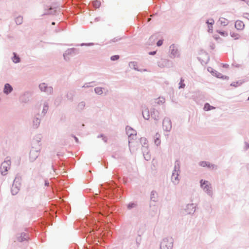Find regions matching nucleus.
<instances>
[{"instance_id":"nucleus-1","label":"nucleus","mask_w":249,"mask_h":249,"mask_svg":"<svg viewBox=\"0 0 249 249\" xmlns=\"http://www.w3.org/2000/svg\"><path fill=\"white\" fill-rule=\"evenodd\" d=\"M11 161L9 160L4 161L1 165L0 171L2 175H5L7 171L10 169Z\"/></svg>"},{"instance_id":"nucleus-2","label":"nucleus","mask_w":249,"mask_h":249,"mask_svg":"<svg viewBox=\"0 0 249 249\" xmlns=\"http://www.w3.org/2000/svg\"><path fill=\"white\" fill-rule=\"evenodd\" d=\"M172 247V239H164L161 243L160 249H171Z\"/></svg>"},{"instance_id":"nucleus-3","label":"nucleus","mask_w":249,"mask_h":249,"mask_svg":"<svg viewBox=\"0 0 249 249\" xmlns=\"http://www.w3.org/2000/svg\"><path fill=\"white\" fill-rule=\"evenodd\" d=\"M200 185L201 188L207 193L211 194L212 193V187L211 186V184L208 181L206 180H201L200 181Z\"/></svg>"},{"instance_id":"nucleus-4","label":"nucleus","mask_w":249,"mask_h":249,"mask_svg":"<svg viewBox=\"0 0 249 249\" xmlns=\"http://www.w3.org/2000/svg\"><path fill=\"white\" fill-rule=\"evenodd\" d=\"M178 176H179V174L178 173V171H177L176 170H175L173 172V173L172 174V177H171L172 181L175 184H177L179 182V179H178Z\"/></svg>"},{"instance_id":"nucleus-5","label":"nucleus","mask_w":249,"mask_h":249,"mask_svg":"<svg viewBox=\"0 0 249 249\" xmlns=\"http://www.w3.org/2000/svg\"><path fill=\"white\" fill-rule=\"evenodd\" d=\"M163 127L165 130L168 131L171 128V123L168 119H164L163 121Z\"/></svg>"},{"instance_id":"nucleus-6","label":"nucleus","mask_w":249,"mask_h":249,"mask_svg":"<svg viewBox=\"0 0 249 249\" xmlns=\"http://www.w3.org/2000/svg\"><path fill=\"white\" fill-rule=\"evenodd\" d=\"M154 141L155 144L157 146H159L160 145L161 143V141H160V135L157 133L154 136Z\"/></svg>"},{"instance_id":"nucleus-7","label":"nucleus","mask_w":249,"mask_h":249,"mask_svg":"<svg viewBox=\"0 0 249 249\" xmlns=\"http://www.w3.org/2000/svg\"><path fill=\"white\" fill-rule=\"evenodd\" d=\"M38 156V153L35 150H31L30 153V159L31 161H34Z\"/></svg>"},{"instance_id":"nucleus-8","label":"nucleus","mask_w":249,"mask_h":249,"mask_svg":"<svg viewBox=\"0 0 249 249\" xmlns=\"http://www.w3.org/2000/svg\"><path fill=\"white\" fill-rule=\"evenodd\" d=\"M245 27L244 23L242 21L237 20L235 22V27L239 30H241L244 29Z\"/></svg>"},{"instance_id":"nucleus-9","label":"nucleus","mask_w":249,"mask_h":249,"mask_svg":"<svg viewBox=\"0 0 249 249\" xmlns=\"http://www.w3.org/2000/svg\"><path fill=\"white\" fill-rule=\"evenodd\" d=\"M40 89L43 91L49 92L51 93L52 91L51 88H48L45 83H42L39 85Z\"/></svg>"},{"instance_id":"nucleus-10","label":"nucleus","mask_w":249,"mask_h":249,"mask_svg":"<svg viewBox=\"0 0 249 249\" xmlns=\"http://www.w3.org/2000/svg\"><path fill=\"white\" fill-rule=\"evenodd\" d=\"M170 49L171 51V53L174 56H178V50L175 45L173 44L170 46Z\"/></svg>"},{"instance_id":"nucleus-11","label":"nucleus","mask_w":249,"mask_h":249,"mask_svg":"<svg viewBox=\"0 0 249 249\" xmlns=\"http://www.w3.org/2000/svg\"><path fill=\"white\" fill-rule=\"evenodd\" d=\"M199 165L203 167H207L210 168H213L214 167V165L205 161L200 162Z\"/></svg>"},{"instance_id":"nucleus-12","label":"nucleus","mask_w":249,"mask_h":249,"mask_svg":"<svg viewBox=\"0 0 249 249\" xmlns=\"http://www.w3.org/2000/svg\"><path fill=\"white\" fill-rule=\"evenodd\" d=\"M12 89L13 88L9 84H6L5 85L3 91L5 93L8 94L9 93L11 92Z\"/></svg>"},{"instance_id":"nucleus-13","label":"nucleus","mask_w":249,"mask_h":249,"mask_svg":"<svg viewBox=\"0 0 249 249\" xmlns=\"http://www.w3.org/2000/svg\"><path fill=\"white\" fill-rule=\"evenodd\" d=\"M27 238H28V237H27V235L24 233H22L20 234V235L19 236H18L17 238V240L18 242H22L24 240H27Z\"/></svg>"},{"instance_id":"nucleus-14","label":"nucleus","mask_w":249,"mask_h":249,"mask_svg":"<svg viewBox=\"0 0 249 249\" xmlns=\"http://www.w3.org/2000/svg\"><path fill=\"white\" fill-rule=\"evenodd\" d=\"M187 213H191L195 212V208L193 204H189L187 205V208L186 210Z\"/></svg>"},{"instance_id":"nucleus-15","label":"nucleus","mask_w":249,"mask_h":249,"mask_svg":"<svg viewBox=\"0 0 249 249\" xmlns=\"http://www.w3.org/2000/svg\"><path fill=\"white\" fill-rule=\"evenodd\" d=\"M142 115H143V118L145 119H146V120L149 119V118L150 117V114H149V111L148 110V109L146 108L143 110Z\"/></svg>"},{"instance_id":"nucleus-16","label":"nucleus","mask_w":249,"mask_h":249,"mask_svg":"<svg viewBox=\"0 0 249 249\" xmlns=\"http://www.w3.org/2000/svg\"><path fill=\"white\" fill-rule=\"evenodd\" d=\"M214 75L216 76L217 78H222L223 79H228L229 77L227 76L223 75L221 73L219 72H217L215 71L214 73Z\"/></svg>"},{"instance_id":"nucleus-17","label":"nucleus","mask_w":249,"mask_h":249,"mask_svg":"<svg viewBox=\"0 0 249 249\" xmlns=\"http://www.w3.org/2000/svg\"><path fill=\"white\" fill-rule=\"evenodd\" d=\"M219 22H220V24L223 26H225L229 23L228 20L224 18H220Z\"/></svg>"},{"instance_id":"nucleus-18","label":"nucleus","mask_w":249,"mask_h":249,"mask_svg":"<svg viewBox=\"0 0 249 249\" xmlns=\"http://www.w3.org/2000/svg\"><path fill=\"white\" fill-rule=\"evenodd\" d=\"M214 108H215L213 107L210 106V104L208 103H206L204 107V109L205 111L211 110Z\"/></svg>"},{"instance_id":"nucleus-19","label":"nucleus","mask_w":249,"mask_h":249,"mask_svg":"<svg viewBox=\"0 0 249 249\" xmlns=\"http://www.w3.org/2000/svg\"><path fill=\"white\" fill-rule=\"evenodd\" d=\"M14 57L13 58V61L14 63H18L20 61V59L18 57V56H17L16 54L15 53H14Z\"/></svg>"},{"instance_id":"nucleus-20","label":"nucleus","mask_w":249,"mask_h":249,"mask_svg":"<svg viewBox=\"0 0 249 249\" xmlns=\"http://www.w3.org/2000/svg\"><path fill=\"white\" fill-rule=\"evenodd\" d=\"M100 5H101V2L99 0H94L93 2V6L96 8L99 7Z\"/></svg>"},{"instance_id":"nucleus-21","label":"nucleus","mask_w":249,"mask_h":249,"mask_svg":"<svg viewBox=\"0 0 249 249\" xmlns=\"http://www.w3.org/2000/svg\"><path fill=\"white\" fill-rule=\"evenodd\" d=\"M95 91L96 93L98 94H101L103 93L102 89L99 87L95 88Z\"/></svg>"},{"instance_id":"nucleus-22","label":"nucleus","mask_w":249,"mask_h":249,"mask_svg":"<svg viewBox=\"0 0 249 249\" xmlns=\"http://www.w3.org/2000/svg\"><path fill=\"white\" fill-rule=\"evenodd\" d=\"M22 22V18L18 17L16 19V22L17 24H20Z\"/></svg>"},{"instance_id":"nucleus-23","label":"nucleus","mask_w":249,"mask_h":249,"mask_svg":"<svg viewBox=\"0 0 249 249\" xmlns=\"http://www.w3.org/2000/svg\"><path fill=\"white\" fill-rule=\"evenodd\" d=\"M136 206V205L135 203H129L128 205L127 208H128V209H130L132 208H133V207H135Z\"/></svg>"},{"instance_id":"nucleus-24","label":"nucleus","mask_w":249,"mask_h":249,"mask_svg":"<svg viewBox=\"0 0 249 249\" xmlns=\"http://www.w3.org/2000/svg\"><path fill=\"white\" fill-rule=\"evenodd\" d=\"M119 58V56L118 55H113L111 57V59L113 61L118 60Z\"/></svg>"},{"instance_id":"nucleus-25","label":"nucleus","mask_w":249,"mask_h":249,"mask_svg":"<svg viewBox=\"0 0 249 249\" xmlns=\"http://www.w3.org/2000/svg\"><path fill=\"white\" fill-rule=\"evenodd\" d=\"M183 81H184V80L181 79L180 80V82L179 83V84H180L179 88H184L185 84L183 83Z\"/></svg>"},{"instance_id":"nucleus-26","label":"nucleus","mask_w":249,"mask_h":249,"mask_svg":"<svg viewBox=\"0 0 249 249\" xmlns=\"http://www.w3.org/2000/svg\"><path fill=\"white\" fill-rule=\"evenodd\" d=\"M163 43V41L162 40H160L158 41L157 45L158 46H161Z\"/></svg>"},{"instance_id":"nucleus-27","label":"nucleus","mask_w":249,"mask_h":249,"mask_svg":"<svg viewBox=\"0 0 249 249\" xmlns=\"http://www.w3.org/2000/svg\"><path fill=\"white\" fill-rule=\"evenodd\" d=\"M231 36L233 37H234L235 39L238 38V35L237 34L233 33V34H231Z\"/></svg>"},{"instance_id":"nucleus-28","label":"nucleus","mask_w":249,"mask_h":249,"mask_svg":"<svg viewBox=\"0 0 249 249\" xmlns=\"http://www.w3.org/2000/svg\"><path fill=\"white\" fill-rule=\"evenodd\" d=\"M219 33L223 36H228V34L224 32H219Z\"/></svg>"},{"instance_id":"nucleus-29","label":"nucleus","mask_w":249,"mask_h":249,"mask_svg":"<svg viewBox=\"0 0 249 249\" xmlns=\"http://www.w3.org/2000/svg\"><path fill=\"white\" fill-rule=\"evenodd\" d=\"M223 67L227 68L229 67V65L227 64H225L223 65Z\"/></svg>"},{"instance_id":"nucleus-30","label":"nucleus","mask_w":249,"mask_h":249,"mask_svg":"<svg viewBox=\"0 0 249 249\" xmlns=\"http://www.w3.org/2000/svg\"><path fill=\"white\" fill-rule=\"evenodd\" d=\"M207 23L208 24H210L212 25L213 23V20H211V21H210V22L208 21Z\"/></svg>"},{"instance_id":"nucleus-31","label":"nucleus","mask_w":249,"mask_h":249,"mask_svg":"<svg viewBox=\"0 0 249 249\" xmlns=\"http://www.w3.org/2000/svg\"><path fill=\"white\" fill-rule=\"evenodd\" d=\"M14 188H15V187L14 186H13L12 187V192L13 194H14Z\"/></svg>"},{"instance_id":"nucleus-32","label":"nucleus","mask_w":249,"mask_h":249,"mask_svg":"<svg viewBox=\"0 0 249 249\" xmlns=\"http://www.w3.org/2000/svg\"><path fill=\"white\" fill-rule=\"evenodd\" d=\"M52 25H55V22H52Z\"/></svg>"},{"instance_id":"nucleus-33","label":"nucleus","mask_w":249,"mask_h":249,"mask_svg":"<svg viewBox=\"0 0 249 249\" xmlns=\"http://www.w3.org/2000/svg\"><path fill=\"white\" fill-rule=\"evenodd\" d=\"M48 184H49L48 183H45L46 185H48Z\"/></svg>"},{"instance_id":"nucleus-34","label":"nucleus","mask_w":249,"mask_h":249,"mask_svg":"<svg viewBox=\"0 0 249 249\" xmlns=\"http://www.w3.org/2000/svg\"><path fill=\"white\" fill-rule=\"evenodd\" d=\"M45 107L46 108V109H47L48 107L46 106Z\"/></svg>"},{"instance_id":"nucleus-35","label":"nucleus","mask_w":249,"mask_h":249,"mask_svg":"<svg viewBox=\"0 0 249 249\" xmlns=\"http://www.w3.org/2000/svg\"><path fill=\"white\" fill-rule=\"evenodd\" d=\"M248 100H249V97L248 98Z\"/></svg>"}]
</instances>
